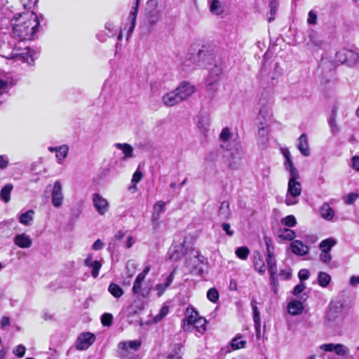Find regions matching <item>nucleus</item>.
<instances>
[{
    "instance_id": "obj_11",
    "label": "nucleus",
    "mask_w": 359,
    "mask_h": 359,
    "mask_svg": "<svg viewBox=\"0 0 359 359\" xmlns=\"http://www.w3.org/2000/svg\"><path fill=\"white\" fill-rule=\"evenodd\" d=\"M95 340V337L90 332H83L76 340V347L78 350H86Z\"/></svg>"
},
{
    "instance_id": "obj_23",
    "label": "nucleus",
    "mask_w": 359,
    "mask_h": 359,
    "mask_svg": "<svg viewBox=\"0 0 359 359\" xmlns=\"http://www.w3.org/2000/svg\"><path fill=\"white\" fill-rule=\"evenodd\" d=\"M170 259L174 261L180 259L184 255V249L182 244L172 245L169 250Z\"/></svg>"
},
{
    "instance_id": "obj_42",
    "label": "nucleus",
    "mask_w": 359,
    "mask_h": 359,
    "mask_svg": "<svg viewBox=\"0 0 359 359\" xmlns=\"http://www.w3.org/2000/svg\"><path fill=\"white\" fill-rule=\"evenodd\" d=\"M137 13H138V1L136 3L135 6L132 8V9L128 16V19H127L128 22L127 23H130L131 25H135Z\"/></svg>"
},
{
    "instance_id": "obj_24",
    "label": "nucleus",
    "mask_w": 359,
    "mask_h": 359,
    "mask_svg": "<svg viewBox=\"0 0 359 359\" xmlns=\"http://www.w3.org/2000/svg\"><path fill=\"white\" fill-rule=\"evenodd\" d=\"M142 342L140 340L121 341L118 344V348L124 353H128L129 348L134 351H138L141 346Z\"/></svg>"
},
{
    "instance_id": "obj_58",
    "label": "nucleus",
    "mask_w": 359,
    "mask_h": 359,
    "mask_svg": "<svg viewBox=\"0 0 359 359\" xmlns=\"http://www.w3.org/2000/svg\"><path fill=\"white\" fill-rule=\"evenodd\" d=\"M337 346V344H332V343L325 344L321 345L320 346V348L321 350H323L324 351L332 352V351H335Z\"/></svg>"
},
{
    "instance_id": "obj_44",
    "label": "nucleus",
    "mask_w": 359,
    "mask_h": 359,
    "mask_svg": "<svg viewBox=\"0 0 359 359\" xmlns=\"http://www.w3.org/2000/svg\"><path fill=\"white\" fill-rule=\"evenodd\" d=\"M251 306L253 311V319L255 323V325H259L260 324V315L258 308L257 306V302L255 299H252L251 302Z\"/></svg>"
},
{
    "instance_id": "obj_29",
    "label": "nucleus",
    "mask_w": 359,
    "mask_h": 359,
    "mask_svg": "<svg viewBox=\"0 0 359 359\" xmlns=\"http://www.w3.org/2000/svg\"><path fill=\"white\" fill-rule=\"evenodd\" d=\"M359 60V55L357 52L346 48V64L348 66H353L357 63Z\"/></svg>"
},
{
    "instance_id": "obj_59",
    "label": "nucleus",
    "mask_w": 359,
    "mask_h": 359,
    "mask_svg": "<svg viewBox=\"0 0 359 359\" xmlns=\"http://www.w3.org/2000/svg\"><path fill=\"white\" fill-rule=\"evenodd\" d=\"M358 194L350 193L346 196L345 203L348 205H351L358 198Z\"/></svg>"
},
{
    "instance_id": "obj_17",
    "label": "nucleus",
    "mask_w": 359,
    "mask_h": 359,
    "mask_svg": "<svg viewBox=\"0 0 359 359\" xmlns=\"http://www.w3.org/2000/svg\"><path fill=\"white\" fill-rule=\"evenodd\" d=\"M266 264H267L269 272L270 273V279H271V283L275 284V283L276 281L277 266H276V260L275 259L274 255H267Z\"/></svg>"
},
{
    "instance_id": "obj_62",
    "label": "nucleus",
    "mask_w": 359,
    "mask_h": 359,
    "mask_svg": "<svg viewBox=\"0 0 359 359\" xmlns=\"http://www.w3.org/2000/svg\"><path fill=\"white\" fill-rule=\"evenodd\" d=\"M332 259L330 252L321 251L320 255V259L323 263H328Z\"/></svg>"
},
{
    "instance_id": "obj_18",
    "label": "nucleus",
    "mask_w": 359,
    "mask_h": 359,
    "mask_svg": "<svg viewBox=\"0 0 359 359\" xmlns=\"http://www.w3.org/2000/svg\"><path fill=\"white\" fill-rule=\"evenodd\" d=\"M292 252L299 256H303L308 253L309 247L299 240L293 241L290 244Z\"/></svg>"
},
{
    "instance_id": "obj_3",
    "label": "nucleus",
    "mask_w": 359,
    "mask_h": 359,
    "mask_svg": "<svg viewBox=\"0 0 359 359\" xmlns=\"http://www.w3.org/2000/svg\"><path fill=\"white\" fill-rule=\"evenodd\" d=\"M299 177H290L285 203L287 205H294L298 203L297 198L302 194L301 183L297 180Z\"/></svg>"
},
{
    "instance_id": "obj_35",
    "label": "nucleus",
    "mask_w": 359,
    "mask_h": 359,
    "mask_svg": "<svg viewBox=\"0 0 359 359\" xmlns=\"http://www.w3.org/2000/svg\"><path fill=\"white\" fill-rule=\"evenodd\" d=\"M285 169L289 172L290 177H299V171L294 166L292 158L285 160L284 162Z\"/></svg>"
},
{
    "instance_id": "obj_26",
    "label": "nucleus",
    "mask_w": 359,
    "mask_h": 359,
    "mask_svg": "<svg viewBox=\"0 0 359 359\" xmlns=\"http://www.w3.org/2000/svg\"><path fill=\"white\" fill-rule=\"evenodd\" d=\"M114 147L121 150L124 154L123 159L126 160L134 156L133 148L128 143H116Z\"/></svg>"
},
{
    "instance_id": "obj_52",
    "label": "nucleus",
    "mask_w": 359,
    "mask_h": 359,
    "mask_svg": "<svg viewBox=\"0 0 359 359\" xmlns=\"http://www.w3.org/2000/svg\"><path fill=\"white\" fill-rule=\"evenodd\" d=\"M269 7H270V16L269 17L268 20H269V22H271L274 20L275 15L277 11V8H278L277 2L275 0L271 1L270 2Z\"/></svg>"
},
{
    "instance_id": "obj_63",
    "label": "nucleus",
    "mask_w": 359,
    "mask_h": 359,
    "mask_svg": "<svg viewBox=\"0 0 359 359\" xmlns=\"http://www.w3.org/2000/svg\"><path fill=\"white\" fill-rule=\"evenodd\" d=\"M307 22L309 25L317 23V15L313 11L309 12Z\"/></svg>"
},
{
    "instance_id": "obj_55",
    "label": "nucleus",
    "mask_w": 359,
    "mask_h": 359,
    "mask_svg": "<svg viewBox=\"0 0 359 359\" xmlns=\"http://www.w3.org/2000/svg\"><path fill=\"white\" fill-rule=\"evenodd\" d=\"M112 315L111 313H104L102 316L101 321L104 326H109L111 324L112 321Z\"/></svg>"
},
{
    "instance_id": "obj_19",
    "label": "nucleus",
    "mask_w": 359,
    "mask_h": 359,
    "mask_svg": "<svg viewBox=\"0 0 359 359\" xmlns=\"http://www.w3.org/2000/svg\"><path fill=\"white\" fill-rule=\"evenodd\" d=\"M165 203L163 201H158L154 205V212L151 216V221L154 227L156 229L158 226V220L160 219L161 214L165 211Z\"/></svg>"
},
{
    "instance_id": "obj_27",
    "label": "nucleus",
    "mask_w": 359,
    "mask_h": 359,
    "mask_svg": "<svg viewBox=\"0 0 359 359\" xmlns=\"http://www.w3.org/2000/svg\"><path fill=\"white\" fill-rule=\"evenodd\" d=\"M319 212L320 216L327 220H331L334 215V211L327 203H324L322 205L320 208Z\"/></svg>"
},
{
    "instance_id": "obj_48",
    "label": "nucleus",
    "mask_w": 359,
    "mask_h": 359,
    "mask_svg": "<svg viewBox=\"0 0 359 359\" xmlns=\"http://www.w3.org/2000/svg\"><path fill=\"white\" fill-rule=\"evenodd\" d=\"M335 62L337 64H346V48H343L336 53Z\"/></svg>"
},
{
    "instance_id": "obj_30",
    "label": "nucleus",
    "mask_w": 359,
    "mask_h": 359,
    "mask_svg": "<svg viewBox=\"0 0 359 359\" xmlns=\"http://www.w3.org/2000/svg\"><path fill=\"white\" fill-rule=\"evenodd\" d=\"M219 216L223 219H229L231 216L229 203L227 201H222L219 208Z\"/></svg>"
},
{
    "instance_id": "obj_38",
    "label": "nucleus",
    "mask_w": 359,
    "mask_h": 359,
    "mask_svg": "<svg viewBox=\"0 0 359 359\" xmlns=\"http://www.w3.org/2000/svg\"><path fill=\"white\" fill-rule=\"evenodd\" d=\"M13 189V185L8 184L5 185L1 190L0 197L6 203L10 201V195Z\"/></svg>"
},
{
    "instance_id": "obj_51",
    "label": "nucleus",
    "mask_w": 359,
    "mask_h": 359,
    "mask_svg": "<svg viewBox=\"0 0 359 359\" xmlns=\"http://www.w3.org/2000/svg\"><path fill=\"white\" fill-rule=\"evenodd\" d=\"M207 297L210 302L215 303L219 299V292L215 288H210L207 292Z\"/></svg>"
},
{
    "instance_id": "obj_32",
    "label": "nucleus",
    "mask_w": 359,
    "mask_h": 359,
    "mask_svg": "<svg viewBox=\"0 0 359 359\" xmlns=\"http://www.w3.org/2000/svg\"><path fill=\"white\" fill-rule=\"evenodd\" d=\"M270 116L271 113L269 107L268 106H262L259 109L257 118L261 124H263L270 118Z\"/></svg>"
},
{
    "instance_id": "obj_34",
    "label": "nucleus",
    "mask_w": 359,
    "mask_h": 359,
    "mask_svg": "<svg viewBox=\"0 0 359 359\" xmlns=\"http://www.w3.org/2000/svg\"><path fill=\"white\" fill-rule=\"evenodd\" d=\"M210 11L213 15H220L224 12V9L219 0H211L210 1Z\"/></svg>"
},
{
    "instance_id": "obj_47",
    "label": "nucleus",
    "mask_w": 359,
    "mask_h": 359,
    "mask_svg": "<svg viewBox=\"0 0 359 359\" xmlns=\"http://www.w3.org/2000/svg\"><path fill=\"white\" fill-rule=\"evenodd\" d=\"M169 312V307L168 306H163L160 309L158 313L154 317V322L158 323L161 321Z\"/></svg>"
},
{
    "instance_id": "obj_54",
    "label": "nucleus",
    "mask_w": 359,
    "mask_h": 359,
    "mask_svg": "<svg viewBox=\"0 0 359 359\" xmlns=\"http://www.w3.org/2000/svg\"><path fill=\"white\" fill-rule=\"evenodd\" d=\"M246 344V341L241 340L240 337H236L232 340L231 346L233 349L243 348Z\"/></svg>"
},
{
    "instance_id": "obj_37",
    "label": "nucleus",
    "mask_w": 359,
    "mask_h": 359,
    "mask_svg": "<svg viewBox=\"0 0 359 359\" xmlns=\"http://www.w3.org/2000/svg\"><path fill=\"white\" fill-rule=\"evenodd\" d=\"M108 290L115 298H120L123 294V289L116 283H111L109 285Z\"/></svg>"
},
{
    "instance_id": "obj_16",
    "label": "nucleus",
    "mask_w": 359,
    "mask_h": 359,
    "mask_svg": "<svg viewBox=\"0 0 359 359\" xmlns=\"http://www.w3.org/2000/svg\"><path fill=\"white\" fill-rule=\"evenodd\" d=\"M13 243L20 248H29L32 245V240L25 233L17 234L13 238Z\"/></svg>"
},
{
    "instance_id": "obj_15",
    "label": "nucleus",
    "mask_w": 359,
    "mask_h": 359,
    "mask_svg": "<svg viewBox=\"0 0 359 359\" xmlns=\"http://www.w3.org/2000/svg\"><path fill=\"white\" fill-rule=\"evenodd\" d=\"M31 57L30 50L26 48L21 50H15L11 53L9 56H6L8 59H13L16 61H21L22 62H29V59Z\"/></svg>"
},
{
    "instance_id": "obj_64",
    "label": "nucleus",
    "mask_w": 359,
    "mask_h": 359,
    "mask_svg": "<svg viewBox=\"0 0 359 359\" xmlns=\"http://www.w3.org/2000/svg\"><path fill=\"white\" fill-rule=\"evenodd\" d=\"M306 288L305 284L303 282H301L299 284L296 285L293 290V294L295 296H298L300 293H302Z\"/></svg>"
},
{
    "instance_id": "obj_10",
    "label": "nucleus",
    "mask_w": 359,
    "mask_h": 359,
    "mask_svg": "<svg viewBox=\"0 0 359 359\" xmlns=\"http://www.w3.org/2000/svg\"><path fill=\"white\" fill-rule=\"evenodd\" d=\"M64 195L62 187L60 181H55L51 193V202L54 207L59 208L62 205Z\"/></svg>"
},
{
    "instance_id": "obj_53",
    "label": "nucleus",
    "mask_w": 359,
    "mask_h": 359,
    "mask_svg": "<svg viewBox=\"0 0 359 359\" xmlns=\"http://www.w3.org/2000/svg\"><path fill=\"white\" fill-rule=\"evenodd\" d=\"M91 268V274L93 278H97L99 275L100 269L102 267V264L99 261L95 262L90 266Z\"/></svg>"
},
{
    "instance_id": "obj_4",
    "label": "nucleus",
    "mask_w": 359,
    "mask_h": 359,
    "mask_svg": "<svg viewBox=\"0 0 359 359\" xmlns=\"http://www.w3.org/2000/svg\"><path fill=\"white\" fill-rule=\"evenodd\" d=\"M231 147V150H227L229 151V154L226 156V161L228 165L231 169L236 170L241 165L243 152L241 142L238 140H233Z\"/></svg>"
},
{
    "instance_id": "obj_7",
    "label": "nucleus",
    "mask_w": 359,
    "mask_h": 359,
    "mask_svg": "<svg viewBox=\"0 0 359 359\" xmlns=\"http://www.w3.org/2000/svg\"><path fill=\"white\" fill-rule=\"evenodd\" d=\"M200 318L198 313L192 306H188L186 309V317L183 320L182 327L184 331L187 332H193V324Z\"/></svg>"
},
{
    "instance_id": "obj_21",
    "label": "nucleus",
    "mask_w": 359,
    "mask_h": 359,
    "mask_svg": "<svg viewBox=\"0 0 359 359\" xmlns=\"http://www.w3.org/2000/svg\"><path fill=\"white\" fill-rule=\"evenodd\" d=\"M269 141L268 130L262 126L258 130L257 144L261 149H264L268 147Z\"/></svg>"
},
{
    "instance_id": "obj_14",
    "label": "nucleus",
    "mask_w": 359,
    "mask_h": 359,
    "mask_svg": "<svg viewBox=\"0 0 359 359\" xmlns=\"http://www.w3.org/2000/svg\"><path fill=\"white\" fill-rule=\"evenodd\" d=\"M161 100L163 104L168 107L175 106L182 102L175 90L164 94Z\"/></svg>"
},
{
    "instance_id": "obj_60",
    "label": "nucleus",
    "mask_w": 359,
    "mask_h": 359,
    "mask_svg": "<svg viewBox=\"0 0 359 359\" xmlns=\"http://www.w3.org/2000/svg\"><path fill=\"white\" fill-rule=\"evenodd\" d=\"M349 165L355 171L359 172V156H354L351 158Z\"/></svg>"
},
{
    "instance_id": "obj_13",
    "label": "nucleus",
    "mask_w": 359,
    "mask_h": 359,
    "mask_svg": "<svg viewBox=\"0 0 359 359\" xmlns=\"http://www.w3.org/2000/svg\"><path fill=\"white\" fill-rule=\"evenodd\" d=\"M221 147L226 150H231V146L233 140H238L234 137L233 134L230 131L229 128H224L222 129L220 135Z\"/></svg>"
},
{
    "instance_id": "obj_8",
    "label": "nucleus",
    "mask_w": 359,
    "mask_h": 359,
    "mask_svg": "<svg viewBox=\"0 0 359 359\" xmlns=\"http://www.w3.org/2000/svg\"><path fill=\"white\" fill-rule=\"evenodd\" d=\"M195 86L187 81L181 82L175 89L182 102L190 97L195 93Z\"/></svg>"
},
{
    "instance_id": "obj_56",
    "label": "nucleus",
    "mask_w": 359,
    "mask_h": 359,
    "mask_svg": "<svg viewBox=\"0 0 359 359\" xmlns=\"http://www.w3.org/2000/svg\"><path fill=\"white\" fill-rule=\"evenodd\" d=\"M26 348L23 345L17 346L13 351V354L19 358H22L25 355Z\"/></svg>"
},
{
    "instance_id": "obj_61",
    "label": "nucleus",
    "mask_w": 359,
    "mask_h": 359,
    "mask_svg": "<svg viewBox=\"0 0 359 359\" xmlns=\"http://www.w3.org/2000/svg\"><path fill=\"white\" fill-rule=\"evenodd\" d=\"M13 82L8 80L0 79V95L2 94L7 87L12 86Z\"/></svg>"
},
{
    "instance_id": "obj_40",
    "label": "nucleus",
    "mask_w": 359,
    "mask_h": 359,
    "mask_svg": "<svg viewBox=\"0 0 359 359\" xmlns=\"http://www.w3.org/2000/svg\"><path fill=\"white\" fill-rule=\"evenodd\" d=\"M69 151V147L67 144H62L59 147L58 153L56 154V158L58 163H62L67 157Z\"/></svg>"
},
{
    "instance_id": "obj_36",
    "label": "nucleus",
    "mask_w": 359,
    "mask_h": 359,
    "mask_svg": "<svg viewBox=\"0 0 359 359\" xmlns=\"http://www.w3.org/2000/svg\"><path fill=\"white\" fill-rule=\"evenodd\" d=\"M34 214V211L32 210H29L22 214H21L19 217V222L23 225H29L30 222L33 219V216Z\"/></svg>"
},
{
    "instance_id": "obj_33",
    "label": "nucleus",
    "mask_w": 359,
    "mask_h": 359,
    "mask_svg": "<svg viewBox=\"0 0 359 359\" xmlns=\"http://www.w3.org/2000/svg\"><path fill=\"white\" fill-rule=\"evenodd\" d=\"M207 320L204 318H198L193 324L194 330H196L200 334H204L206 331Z\"/></svg>"
},
{
    "instance_id": "obj_45",
    "label": "nucleus",
    "mask_w": 359,
    "mask_h": 359,
    "mask_svg": "<svg viewBox=\"0 0 359 359\" xmlns=\"http://www.w3.org/2000/svg\"><path fill=\"white\" fill-rule=\"evenodd\" d=\"M336 117H337V111L334 109H333L331 117L329 120V125H330V127L331 128V130H332V133H335L339 131V128L337 126V121H336Z\"/></svg>"
},
{
    "instance_id": "obj_50",
    "label": "nucleus",
    "mask_w": 359,
    "mask_h": 359,
    "mask_svg": "<svg viewBox=\"0 0 359 359\" xmlns=\"http://www.w3.org/2000/svg\"><path fill=\"white\" fill-rule=\"evenodd\" d=\"M264 243L266 248V254L267 255H273L274 248L273 245L272 240L270 237L264 236Z\"/></svg>"
},
{
    "instance_id": "obj_22",
    "label": "nucleus",
    "mask_w": 359,
    "mask_h": 359,
    "mask_svg": "<svg viewBox=\"0 0 359 359\" xmlns=\"http://www.w3.org/2000/svg\"><path fill=\"white\" fill-rule=\"evenodd\" d=\"M323 41L315 34H310L306 46L312 51H316L321 48Z\"/></svg>"
},
{
    "instance_id": "obj_43",
    "label": "nucleus",
    "mask_w": 359,
    "mask_h": 359,
    "mask_svg": "<svg viewBox=\"0 0 359 359\" xmlns=\"http://www.w3.org/2000/svg\"><path fill=\"white\" fill-rule=\"evenodd\" d=\"M210 126V122L208 118L206 117H201L198 122V127L200 129L201 132L205 135L208 130V127Z\"/></svg>"
},
{
    "instance_id": "obj_39",
    "label": "nucleus",
    "mask_w": 359,
    "mask_h": 359,
    "mask_svg": "<svg viewBox=\"0 0 359 359\" xmlns=\"http://www.w3.org/2000/svg\"><path fill=\"white\" fill-rule=\"evenodd\" d=\"M335 244L336 241L333 238H327L321 241L319 248L321 251L330 252Z\"/></svg>"
},
{
    "instance_id": "obj_31",
    "label": "nucleus",
    "mask_w": 359,
    "mask_h": 359,
    "mask_svg": "<svg viewBox=\"0 0 359 359\" xmlns=\"http://www.w3.org/2000/svg\"><path fill=\"white\" fill-rule=\"evenodd\" d=\"M278 236L283 240L292 241L296 237V233L290 229L283 228L278 230Z\"/></svg>"
},
{
    "instance_id": "obj_5",
    "label": "nucleus",
    "mask_w": 359,
    "mask_h": 359,
    "mask_svg": "<svg viewBox=\"0 0 359 359\" xmlns=\"http://www.w3.org/2000/svg\"><path fill=\"white\" fill-rule=\"evenodd\" d=\"M222 72V68L219 66L215 65L210 70L209 74L205 79V83L206 90L211 98L215 96L217 91V85L219 81Z\"/></svg>"
},
{
    "instance_id": "obj_57",
    "label": "nucleus",
    "mask_w": 359,
    "mask_h": 359,
    "mask_svg": "<svg viewBox=\"0 0 359 359\" xmlns=\"http://www.w3.org/2000/svg\"><path fill=\"white\" fill-rule=\"evenodd\" d=\"M22 6L26 9H31L37 3V0H19Z\"/></svg>"
},
{
    "instance_id": "obj_49",
    "label": "nucleus",
    "mask_w": 359,
    "mask_h": 359,
    "mask_svg": "<svg viewBox=\"0 0 359 359\" xmlns=\"http://www.w3.org/2000/svg\"><path fill=\"white\" fill-rule=\"evenodd\" d=\"M281 223L285 226L293 227L296 225L297 221L293 215H287L281 219Z\"/></svg>"
},
{
    "instance_id": "obj_41",
    "label": "nucleus",
    "mask_w": 359,
    "mask_h": 359,
    "mask_svg": "<svg viewBox=\"0 0 359 359\" xmlns=\"http://www.w3.org/2000/svg\"><path fill=\"white\" fill-rule=\"evenodd\" d=\"M330 280L331 277L328 273L322 271L318 273V282L321 287H327L330 283Z\"/></svg>"
},
{
    "instance_id": "obj_12",
    "label": "nucleus",
    "mask_w": 359,
    "mask_h": 359,
    "mask_svg": "<svg viewBox=\"0 0 359 359\" xmlns=\"http://www.w3.org/2000/svg\"><path fill=\"white\" fill-rule=\"evenodd\" d=\"M93 205L100 215H104L109 210V203L100 194L95 193L93 195Z\"/></svg>"
},
{
    "instance_id": "obj_20",
    "label": "nucleus",
    "mask_w": 359,
    "mask_h": 359,
    "mask_svg": "<svg viewBox=\"0 0 359 359\" xmlns=\"http://www.w3.org/2000/svg\"><path fill=\"white\" fill-rule=\"evenodd\" d=\"M297 149L300 153L304 156H309L310 149L309 146L308 138L306 134H302L298 139Z\"/></svg>"
},
{
    "instance_id": "obj_9",
    "label": "nucleus",
    "mask_w": 359,
    "mask_h": 359,
    "mask_svg": "<svg viewBox=\"0 0 359 359\" xmlns=\"http://www.w3.org/2000/svg\"><path fill=\"white\" fill-rule=\"evenodd\" d=\"M144 281V279L140 278L139 277H136L134 281L132 292L138 297L146 298L150 294L151 290L145 285Z\"/></svg>"
},
{
    "instance_id": "obj_6",
    "label": "nucleus",
    "mask_w": 359,
    "mask_h": 359,
    "mask_svg": "<svg viewBox=\"0 0 359 359\" xmlns=\"http://www.w3.org/2000/svg\"><path fill=\"white\" fill-rule=\"evenodd\" d=\"M161 15V11L156 7L147 8L145 18L142 22V28L144 29L147 33H151L155 25L160 20Z\"/></svg>"
},
{
    "instance_id": "obj_46",
    "label": "nucleus",
    "mask_w": 359,
    "mask_h": 359,
    "mask_svg": "<svg viewBox=\"0 0 359 359\" xmlns=\"http://www.w3.org/2000/svg\"><path fill=\"white\" fill-rule=\"evenodd\" d=\"M236 256L241 259H246L250 254V250L247 247H239L235 252Z\"/></svg>"
},
{
    "instance_id": "obj_28",
    "label": "nucleus",
    "mask_w": 359,
    "mask_h": 359,
    "mask_svg": "<svg viewBox=\"0 0 359 359\" xmlns=\"http://www.w3.org/2000/svg\"><path fill=\"white\" fill-rule=\"evenodd\" d=\"M288 312L292 316H297L302 313L304 306L300 301H292L287 305Z\"/></svg>"
},
{
    "instance_id": "obj_25",
    "label": "nucleus",
    "mask_w": 359,
    "mask_h": 359,
    "mask_svg": "<svg viewBox=\"0 0 359 359\" xmlns=\"http://www.w3.org/2000/svg\"><path fill=\"white\" fill-rule=\"evenodd\" d=\"M254 267L255 269L260 274H264L266 271V266L262 259L261 254L256 251L254 252Z\"/></svg>"
},
{
    "instance_id": "obj_1",
    "label": "nucleus",
    "mask_w": 359,
    "mask_h": 359,
    "mask_svg": "<svg viewBox=\"0 0 359 359\" xmlns=\"http://www.w3.org/2000/svg\"><path fill=\"white\" fill-rule=\"evenodd\" d=\"M11 22L13 35L21 41L33 39L40 23L38 16L29 11L15 15Z\"/></svg>"
},
{
    "instance_id": "obj_2",
    "label": "nucleus",
    "mask_w": 359,
    "mask_h": 359,
    "mask_svg": "<svg viewBox=\"0 0 359 359\" xmlns=\"http://www.w3.org/2000/svg\"><path fill=\"white\" fill-rule=\"evenodd\" d=\"M344 304L339 301H332L329 304L324 316V325L328 328L340 327L345 318Z\"/></svg>"
}]
</instances>
